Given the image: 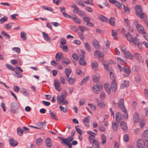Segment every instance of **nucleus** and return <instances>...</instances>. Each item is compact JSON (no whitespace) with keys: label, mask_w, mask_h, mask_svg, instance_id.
I'll use <instances>...</instances> for the list:
<instances>
[{"label":"nucleus","mask_w":148,"mask_h":148,"mask_svg":"<svg viewBox=\"0 0 148 148\" xmlns=\"http://www.w3.org/2000/svg\"><path fill=\"white\" fill-rule=\"evenodd\" d=\"M58 138L61 140V143L62 144H67V143H69L73 141L74 139V138L71 137H69L68 138H65L61 137H58Z\"/></svg>","instance_id":"f257e3e1"},{"label":"nucleus","mask_w":148,"mask_h":148,"mask_svg":"<svg viewBox=\"0 0 148 148\" xmlns=\"http://www.w3.org/2000/svg\"><path fill=\"white\" fill-rule=\"evenodd\" d=\"M89 140L93 143V146L95 148H98L99 147V142L95 140V135L90 134L89 137Z\"/></svg>","instance_id":"f03ea898"},{"label":"nucleus","mask_w":148,"mask_h":148,"mask_svg":"<svg viewBox=\"0 0 148 148\" xmlns=\"http://www.w3.org/2000/svg\"><path fill=\"white\" fill-rule=\"evenodd\" d=\"M10 110L11 112L14 113H17L18 112V107L16 103L12 102L10 105Z\"/></svg>","instance_id":"7ed1b4c3"},{"label":"nucleus","mask_w":148,"mask_h":148,"mask_svg":"<svg viewBox=\"0 0 148 148\" xmlns=\"http://www.w3.org/2000/svg\"><path fill=\"white\" fill-rule=\"evenodd\" d=\"M54 84L55 87L57 91H60L62 90V88L60 85V83L59 81L56 79L55 80Z\"/></svg>","instance_id":"20e7f679"},{"label":"nucleus","mask_w":148,"mask_h":148,"mask_svg":"<svg viewBox=\"0 0 148 148\" xmlns=\"http://www.w3.org/2000/svg\"><path fill=\"white\" fill-rule=\"evenodd\" d=\"M124 99L121 98L119 100L118 103L119 107L122 111H126V108L124 105Z\"/></svg>","instance_id":"39448f33"},{"label":"nucleus","mask_w":148,"mask_h":148,"mask_svg":"<svg viewBox=\"0 0 148 148\" xmlns=\"http://www.w3.org/2000/svg\"><path fill=\"white\" fill-rule=\"evenodd\" d=\"M134 57L139 62H143L144 60L140 54L138 53H135L134 54Z\"/></svg>","instance_id":"423d86ee"},{"label":"nucleus","mask_w":148,"mask_h":148,"mask_svg":"<svg viewBox=\"0 0 148 148\" xmlns=\"http://www.w3.org/2000/svg\"><path fill=\"white\" fill-rule=\"evenodd\" d=\"M110 88L112 91L115 92L116 91L117 88V85L115 79H114L111 82Z\"/></svg>","instance_id":"0eeeda50"},{"label":"nucleus","mask_w":148,"mask_h":148,"mask_svg":"<svg viewBox=\"0 0 148 148\" xmlns=\"http://www.w3.org/2000/svg\"><path fill=\"white\" fill-rule=\"evenodd\" d=\"M136 28L138 32L140 33L144 34L145 33L144 28L139 24H137L136 26Z\"/></svg>","instance_id":"6e6552de"},{"label":"nucleus","mask_w":148,"mask_h":148,"mask_svg":"<svg viewBox=\"0 0 148 148\" xmlns=\"http://www.w3.org/2000/svg\"><path fill=\"white\" fill-rule=\"evenodd\" d=\"M42 34L44 40L47 42L50 43L51 42L50 38L48 34L44 32H42Z\"/></svg>","instance_id":"1a4fd4ad"},{"label":"nucleus","mask_w":148,"mask_h":148,"mask_svg":"<svg viewBox=\"0 0 148 148\" xmlns=\"http://www.w3.org/2000/svg\"><path fill=\"white\" fill-rule=\"evenodd\" d=\"M120 126L122 129L125 132L127 131V128L125 123L124 122H121L120 123Z\"/></svg>","instance_id":"9d476101"},{"label":"nucleus","mask_w":148,"mask_h":148,"mask_svg":"<svg viewBox=\"0 0 148 148\" xmlns=\"http://www.w3.org/2000/svg\"><path fill=\"white\" fill-rule=\"evenodd\" d=\"M9 142L10 145L13 147L17 146L18 144L17 141L12 138H10L9 140Z\"/></svg>","instance_id":"9b49d317"},{"label":"nucleus","mask_w":148,"mask_h":148,"mask_svg":"<svg viewBox=\"0 0 148 148\" xmlns=\"http://www.w3.org/2000/svg\"><path fill=\"white\" fill-rule=\"evenodd\" d=\"M45 143L47 147H51L52 145L51 139L49 137L47 138L45 140Z\"/></svg>","instance_id":"f8f14e48"},{"label":"nucleus","mask_w":148,"mask_h":148,"mask_svg":"<svg viewBox=\"0 0 148 148\" xmlns=\"http://www.w3.org/2000/svg\"><path fill=\"white\" fill-rule=\"evenodd\" d=\"M91 66L93 70L95 71L97 70L98 68V65L97 62L95 61L92 62Z\"/></svg>","instance_id":"ddd939ff"},{"label":"nucleus","mask_w":148,"mask_h":148,"mask_svg":"<svg viewBox=\"0 0 148 148\" xmlns=\"http://www.w3.org/2000/svg\"><path fill=\"white\" fill-rule=\"evenodd\" d=\"M133 121L135 123H137L139 121V118L138 113L137 112H135L133 117Z\"/></svg>","instance_id":"4468645a"},{"label":"nucleus","mask_w":148,"mask_h":148,"mask_svg":"<svg viewBox=\"0 0 148 148\" xmlns=\"http://www.w3.org/2000/svg\"><path fill=\"white\" fill-rule=\"evenodd\" d=\"M92 44L96 49H98L100 48V47L98 41L96 40H93L92 42Z\"/></svg>","instance_id":"2eb2a0df"},{"label":"nucleus","mask_w":148,"mask_h":148,"mask_svg":"<svg viewBox=\"0 0 148 148\" xmlns=\"http://www.w3.org/2000/svg\"><path fill=\"white\" fill-rule=\"evenodd\" d=\"M125 58L129 59H132L134 58L133 56L128 51L126 53H125L124 54Z\"/></svg>","instance_id":"dca6fc26"},{"label":"nucleus","mask_w":148,"mask_h":148,"mask_svg":"<svg viewBox=\"0 0 148 148\" xmlns=\"http://www.w3.org/2000/svg\"><path fill=\"white\" fill-rule=\"evenodd\" d=\"M135 10L137 15L142 12V9L140 6H136L135 7Z\"/></svg>","instance_id":"f3484780"},{"label":"nucleus","mask_w":148,"mask_h":148,"mask_svg":"<svg viewBox=\"0 0 148 148\" xmlns=\"http://www.w3.org/2000/svg\"><path fill=\"white\" fill-rule=\"evenodd\" d=\"M123 71L127 75H129L130 73V68L128 67L124 66L123 67Z\"/></svg>","instance_id":"a211bd4d"},{"label":"nucleus","mask_w":148,"mask_h":148,"mask_svg":"<svg viewBox=\"0 0 148 148\" xmlns=\"http://www.w3.org/2000/svg\"><path fill=\"white\" fill-rule=\"evenodd\" d=\"M116 119L117 122L119 123L121 121V114L119 112H118L116 113Z\"/></svg>","instance_id":"6ab92c4d"},{"label":"nucleus","mask_w":148,"mask_h":148,"mask_svg":"<svg viewBox=\"0 0 148 148\" xmlns=\"http://www.w3.org/2000/svg\"><path fill=\"white\" fill-rule=\"evenodd\" d=\"M129 85V82L127 81H125L123 83H122L120 86V88L123 89L127 87Z\"/></svg>","instance_id":"aec40b11"},{"label":"nucleus","mask_w":148,"mask_h":148,"mask_svg":"<svg viewBox=\"0 0 148 148\" xmlns=\"http://www.w3.org/2000/svg\"><path fill=\"white\" fill-rule=\"evenodd\" d=\"M92 89L93 92L96 94H98L99 92V88L97 85H93L92 87Z\"/></svg>","instance_id":"412c9836"},{"label":"nucleus","mask_w":148,"mask_h":148,"mask_svg":"<svg viewBox=\"0 0 148 148\" xmlns=\"http://www.w3.org/2000/svg\"><path fill=\"white\" fill-rule=\"evenodd\" d=\"M79 63L81 65L85 66L86 64V63L84 61V56L80 57L79 61Z\"/></svg>","instance_id":"4be33fe9"},{"label":"nucleus","mask_w":148,"mask_h":148,"mask_svg":"<svg viewBox=\"0 0 148 148\" xmlns=\"http://www.w3.org/2000/svg\"><path fill=\"white\" fill-rule=\"evenodd\" d=\"M73 21L78 24H80L81 23V20L79 18H77V16H75L72 17L71 18Z\"/></svg>","instance_id":"5701e85b"},{"label":"nucleus","mask_w":148,"mask_h":148,"mask_svg":"<svg viewBox=\"0 0 148 148\" xmlns=\"http://www.w3.org/2000/svg\"><path fill=\"white\" fill-rule=\"evenodd\" d=\"M104 88L108 94H110L111 92V88L109 87V85L108 84H105L104 85Z\"/></svg>","instance_id":"b1692460"},{"label":"nucleus","mask_w":148,"mask_h":148,"mask_svg":"<svg viewBox=\"0 0 148 148\" xmlns=\"http://www.w3.org/2000/svg\"><path fill=\"white\" fill-rule=\"evenodd\" d=\"M98 18L103 22H107L108 21L107 18L102 15H99L98 16Z\"/></svg>","instance_id":"393cba45"},{"label":"nucleus","mask_w":148,"mask_h":148,"mask_svg":"<svg viewBox=\"0 0 148 148\" xmlns=\"http://www.w3.org/2000/svg\"><path fill=\"white\" fill-rule=\"evenodd\" d=\"M125 37L127 38V40L130 42L132 41V40L133 38L130 33L129 32H128L127 34H126L125 35Z\"/></svg>","instance_id":"a878e982"},{"label":"nucleus","mask_w":148,"mask_h":148,"mask_svg":"<svg viewBox=\"0 0 148 148\" xmlns=\"http://www.w3.org/2000/svg\"><path fill=\"white\" fill-rule=\"evenodd\" d=\"M92 79L94 82H97L99 80V75L98 74L94 75L92 77Z\"/></svg>","instance_id":"bb28decb"},{"label":"nucleus","mask_w":148,"mask_h":148,"mask_svg":"<svg viewBox=\"0 0 148 148\" xmlns=\"http://www.w3.org/2000/svg\"><path fill=\"white\" fill-rule=\"evenodd\" d=\"M46 124L47 123L46 121H44L42 123H39L38 124L39 127H38V128H38V129H41L42 128H43L46 126Z\"/></svg>","instance_id":"cd10ccee"},{"label":"nucleus","mask_w":148,"mask_h":148,"mask_svg":"<svg viewBox=\"0 0 148 148\" xmlns=\"http://www.w3.org/2000/svg\"><path fill=\"white\" fill-rule=\"evenodd\" d=\"M62 56V53L60 52L57 53L55 56V58L56 60H58L60 59Z\"/></svg>","instance_id":"c85d7f7f"},{"label":"nucleus","mask_w":148,"mask_h":148,"mask_svg":"<svg viewBox=\"0 0 148 148\" xmlns=\"http://www.w3.org/2000/svg\"><path fill=\"white\" fill-rule=\"evenodd\" d=\"M49 113L50 114L51 117L53 119H56L58 120V119L56 118V114L50 110H49Z\"/></svg>","instance_id":"c756f323"},{"label":"nucleus","mask_w":148,"mask_h":148,"mask_svg":"<svg viewBox=\"0 0 148 148\" xmlns=\"http://www.w3.org/2000/svg\"><path fill=\"white\" fill-rule=\"evenodd\" d=\"M112 36L113 37L114 39L115 40H117V33L114 30H112Z\"/></svg>","instance_id":"7c9ffc66"},{"label":"nucleus","mask_w":148,"mask_h":148,"mask_svg":"<svg viewBox=\"0 0 148 148\" xmlns=\"http://www.w3.org/2000/svg\"><path fill=\"white\" fill-rule=\"evenodd\" d=\"M114 21V18L111 17L109 20V23L112 26H114L115 25Z\"/></svg>","instance_id":"2f4dec72"},{"label":"nucleus","mask_w":148,"mask_h":148,"mask_svg":"<svg viewBox=\"0 0 148 148\" xmlns=\"http://www.w3.org/2000/svg\"><path fill=\"white\" fill-rule=\"evenodd\" d=\"M42 139L40 138H37L36 140V144L37 146H39L42 143Z\"/></svg>","instance_id":"473e14b6"},{"label":"nucleus","mask_w":148,"mask_h":148,"mask_svg":"<svg viewBox=\"0 0 148 148\" xmlns=\"http://www.w3.org/2000/svg\"><path fill=\"white\" fill-rule=\"evenodd\" d=\"M106 137L104 134H101V143L102 144H104L106 142Z\"/></svg>","instance_id":"72a5a7b5"},{"label":"nucleus","mask_w":148,"mask_h":148,"mask_svg":"<svg viewBox=\"0 0 148 148\" xmlns=\"http://www.w3.org/2000/svg\"><path fill=\"white\" fill-rule=\"evenodd\" d=\"M23 130L20 127H18L17 129L18 134L20 136H22L23 133Z\"/></svg>","instance_id":"f704fd0d"},{"label":"nucleus","mask_w":148,"mask_h":148,"mask_svg":"<svg viewBox=\"0 0 148 148\" xmlns=\"http://www.w3.org/2000/svg\"><path fill=\"white\" fill-rule=\"evenodd\" d=\"M113 130L115 132L118 131V126L116 123H113L112 125Z\"/></svg>","instance_id":"c9c22d12"},{"label":"nucleus","mask_w":148,"mask_h":148,"mask_svg":"<svg viewBox=\"0 0 148 148\" xmlns=\"http://www.w3.org/2000/svg\"><path fill=\"white\" fill-rule=\"evenodd\" d=\"M89 76H87L84 77L82 80L80 84L81 85H82L83 84H84V83L87 81L89 80Z\"/></svg>","instance_id":"e433bc0d"},{"label":"nucleus","mask_w":148,"mask_h":148,"mask_svg":"<svg viewBox=\"0 0 148 148\" xmlns=\"http://www.w3.org/2000/svg\"><path fill=\"white\" fill-rule=\"evenodd\" d=\"M142 136L144 139L148 137V130H147L143 132L142 134Z\"/></svg>","instance_id":"4c0bfd02"},{"label":"nucleus","mask_w":148,"mask_h":148,"mask_svg":"<svg viewBox=\"0 0 148 148\" xmlns=\"http://www.w3.org/2000/svg\"><path fill=\"white\" fill-rule=\"evenodd\" d=\"M130 42H133L134 44L136 45L138 44V40L135 37L132 39V41Z\"/></svg>","instance_id":"58836bf2"},{"label":"nucleus","mask_w":148,"mask_h":148,"mask_svg":"<svg viewBox=\"0 0 148 148\" xmlns=\"http://www.w3.org/2000/svg\"><path fill=\"white\" fill-rule=\"evenodd\" d=\"M97 105L99 107L101 108H103L105 106L104 103L102 101H98L97 102Z\"/></svg>","instance_id":"ea45409f"},{"label":"nucleus","mask_w":148,"mask_h":148,"mask_svg":"<svg viewBox=\"0 0 148 148\" xmlns=\"http://www.w3.org/2000/svg\"><path fill=\"white\" fill-rule=\"evenodd\" d=\"M85 47L86 49L89 52L91 51V49L90 46L88 42H86L85 44Z\"/></svg>","instance_id":"a19ab883"},{"label":"nucleus","mask_w":148,"mask_h":148,"mask_svg":"<svg viewBox=\"0 0 148 148\" xmlns=\"http://www.w3.org/2000/svg\"><path fill=\"white\" fill-rule=\"evenodd\" d=\"M20 36L23 40H25L26 39V34L24 32H22L21 33Z\"/></svg>","instance_id":"79ce46f5"},{"label":"nucleus","mask_w":148,"mask_h":148,"mask_svg":"<svg viewBox=\"0 0 148 148\" xmlns=\"http://www.w3.org/2000/svg\"><path fill=\"white\" fill-rule=\"evenodd\" d=\"M70 63V61L68 59H67L65 60H64L61 62V64L63 65L69 64Z\"/></svg>","instance_id":"37998d69"},{"label":"nucleus","mask_w":148,"mask_h":148,"mask_svg":"<svg viewBox=\"0 0 148 148\" xmlns=\"http://www.w3.org/2000/svg\"><path fill=\"white\" fill-rule=\"evenodd\" d=\"M90 117L89 116H86L83 119V121L85 123H89L90 122Z\"/></svg>","instance_id":"c03bdc74"},{"label":"nucleus","mask_w":148,"mask_h":148,"mask_svg":"<svg viewBox=\"0 0 148 148\" xmlns=\"http://www.w3.org/2000/svg\"><path fill=\"white\" fill-rule=\"evenodd\" d=\"M42 7L43 9L45 10L49 11L52 12H54V10L51 7H49L43 6Z\"/></svg>","instance_id":"a18cd8bd"},{"label":"nucleus","mask_w":148,"mask_h":148,"mask_svg":"<svg viewBox=\"0 0 148 148\" xmlns=\"http://www.w3.org/2000/svg\"><path fill=\"white\" fill-rule=\"evenodd\" d=\"M8 17L6 16H4L0 19V23L2 24L4 22L8 20Z\"/></svg>","instance_id":"49530a36"},{"label":"nucleus","mask_w":148,"mask_h":148,"mask_svg":"<svg viewBox=\"0 0 148 148\" xmlns=\"http://www.w3.org/2000/svg\"><path fill=\"white\" fill-rule=\"evenodd\" d=\"M65 99L62 96L58 95L57 97V100L59 103L61 102Z\"/></svg>","instance_id":"de8ad7c7"},{"label":"nucleus","mask_w":148,"mask_h":148,"mask_svg":"<svg viewBox=\"0 0 148 148\" xmlns=\"http://www.w3.org/2000/svg\"><path fill=\"white\" fill-rule=\"evenodd\" d=\"M15 73L16 75V77L17 78H21L23 77L22 74L16 70L15 71Z\"/></svg>","instance_id":"09e8293b"},{"label":"nucleus","mask_w":148,"mask_h":148,"mask_svg":"<svg viewBox=\"0 0 148 148\" xmlns=\"http://www.w3.org/2000/svg\"><path fill=\"white\" fill-rule=\"evenodd\" d=\"M1 34L4 36H5L6 39H10V35H9L7 34V33L5 32H4V31H2V32H1Z\"/></svg>","instance_id":"8fccbe9b"},{"label":"nucleus","mask_w":148,"mask_h":148,"mask_svg":"<svg viewBox=\"0 0 148 148\" xmlns=\"http://www.w3.org/2000/svg\"><path fill=\"white\" fill-rule=\"evenodd\" d=\"M6 66L7 68H8L9 69L13 71L15 70V68L12 66L11 65H10L8 64H6Z\"/></svg>","instance_id":"3c124183"},{"label":"nucleus","mask_w":148,"mask_h":148,"mask_svg":"<svg viewBox=\"0 0 148 148\" xmlns=\"http://www.w3.org/2000/svg\"><path fill=\"white\" fill-rule=\"evenodd\" d=\"M122 5L123 6L124 9L125 13H129L130 11V9L128 8V7H126L124 5L122 4Z\"/></svg>","instance_id":"603ef678"},{"label":"nucleus","mask_w":148,"mask_h":148,"mask_svg":"<svg viewBox=\"0 0 148 148\" xmlns=\"http://www.w3.org/2000/svg\"><path fill=\"white\" fill-rule=\"evenodd\" d=\"M75 80V78H70L67 81L69 82V83L70 84H73Z\"/></svg>","instance_id":"864d4df0"},{"label":"nucleus","mask_w":148,"mask_h":148,"mask_svg":"<svg viewBox=\"0 0 148 148\" xmlns=\"http://www.w3.org/2000/svg\"><path fill=\"white\" fill-rule=\"evenodd\" d=\"M137 148H145L142 144L138 141L137 143Z\"/></svg>","instance_id":"5fc2aeb1"},{"label":"nucleus","mask_w":148,"mask_h":148,"mask_svg":"<svg viewBox=\"0 0 148 148\" xmlns=\"http://www.w3.org/2000/svg\"><path fill=\"white\" fill-rule=\"evenodd\" d=\"M59 108L61 111L65 113L68 110L67 108H64L61 106H60Z\"/></svg>","instance_id":"6e6d98bb"},{"label":"nucleus","mask_w":148,"mask_h":148,"mask_svg":"<svg viewBox=\"0 0 148 148\" xmlns=\"http://www.w3.org/2000/svg\"><path fill=\"white\" fill-rule=\"evenodd\" d=\"M60 42L62 46L63 45L65 44L66 43V40L64 38H62L60 39Z\"/></svg>","instance_id":"4d7b16f0"},{"label":"nucleus","mask_w":148,"mask_h":148,"mask_svg":"<svg viewBox=\"0 0 148 148\" xmlns=\"http://www.w3.org/2000/svg\"><path fill=\"white\" fill-rule=\"evenodd\" d=\"M123 112H125L123 116V117L126 119H127L128 118V114L127 111L126 109V111H122Z\"/></svg>","instance_id":"13d9d810"},{"label":"nucleus","mask_w":148,"mask_h":148,"mask_svg":"<svg viewBox=\"0 0 148 148\" xmlns=\"http://www.w3.org/2000/svg\"><path fill=\"white\" fill-rule=\"evenodd\" d=\"M86 10L88 12H92L93 11L92 9V8L88 6H86L85 7Z\"/></svg>","instance_id":"bf43d9fd"},{"label":"nucleus","mask_w":148,"mask_h":148,"mask_svg":"<svg viewBox=\"0 0 148 148\" xmlns=\"http://www.w3.org/2000/svg\"><path fill=\"white\" fill-rule=\"evenodd\" d=\"M12 50L18 53H19L20 52V49L18 47H14L12 49Z\"/></svg>","instance_id":"052dcab7"},{"label":"nucleus","mask_w":148,"mask_h":148,"mask_svg":"<svg viewBox=\"0 0 148 148\" xmlns=\"http://www.w3.org/2000/svg\"><path fill=\"white\" fill-rule=\"evenodd\" d=\"M88 105L90 107V108L93 110H96V106H94V105L91 103H88Z\"/></svg>","instance_id":"680f3d73"},{"label":"nucleus","mask_w":148,"mask_h":148,"mask_svg":"<svg viewBox=\"0 0 148 148\" xmlns=\"http://www.w3.org/2000/svg\"><path fill=\"white\" fill-rule=\"evenodd\" d=\"M104 43L106 47L107 48H109L110 47V42L109 40H106L104 41Z\"/></svg>","instance_id":"e2e57ef3"},{"label":"nucleus","mask_w":148,"mask_h":148,"mask_svg":"<svg viewBox=\"0 0 148 148\" xmlns=\"http://www.w3.org/2000/svg\"><path fill=\"white\" fill-rule=\"evenodd\" d=\"M62 14L64 17L67 18H72V17L70 15L68 14H67L63 12L62 13Z\"/></svg>","instance_id":"0e129e2a"},{"label":"nucleus","mask_w":148,"mask_h":148,"mask_svg":"<svg viewBox=\"0 0 148 148\" xmlns=\"http://www.w3.org/2000/svg\"><path fill=\"white\" fill-rule=\"evenodd\" d=\"M12 23H10L9 24H7L5 25V27L8 29H10L11 28L12 26Z\"/></svg>","instance_id":"69168bd1"},{"label":"nucleus","mask_w":148,"mask_h":148,"mask_svg":"<svg viewBox=\"0 0 148 148\" xmlns=\"http://www.w3.org/2000/svg\"><path fill=\"white\" fill-rule=\"evenodd\" d=\"M67 95V92L66 91H64L63 92L61 93V95L60 96H62V97H63L64 99L65 98Z\"/></svg>","instance_id":"338daca9"},{"label":"nucleus","mask_w":148,"mask_h":148,"mask_svg":"<svg viewBox=\"0 0 148 148\" xmlns=\"http://www.w3.org/2000/svg\"><path fill=\"white\" fill-rule=\"evenodd\" d=\"M144 93L146 97L148 99V90L147 89H145L144 90Z\"/></svg>","instance_id":"774afa93"}]
</instances>
